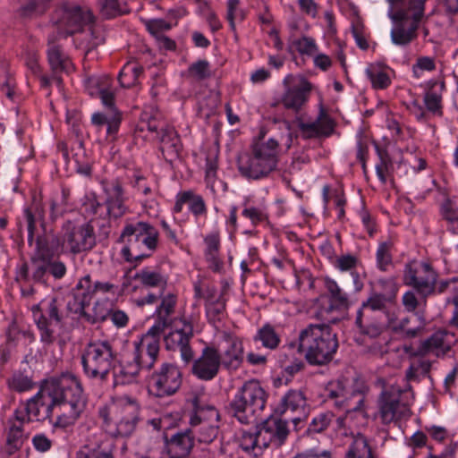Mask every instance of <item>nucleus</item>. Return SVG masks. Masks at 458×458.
Returning a JSON list of instances; mask_svg holds the SVG:
<instances>
[{"instance_id": "nucleus-1", "label": "nucleus", "mask_w": 458, "mask_h": 458, "mask_svg": "<svg viewBox=\"0 0 458 458\" xmlns=\"http://www.w3.org/2000/svg\"><path fill=\"white\" fill-rule=\"evenodd\" d=\"M91 299L90 276H86L78 282L72 295L68 297L65 304L66 312L64 310V301L61 298H47L34 305L31 311L39 331L40 341L47 345L57 341L64 327V318L69 314L90 324H95L99 319L104 320L105 315L92 316L86 311Z\"/></svg>"}, {"instance_id": "nucleus-2", "label": "nucleus", "mask_w": 458, "mask_h": 458, "mask_svg": "<svg viewBox=\"0 0 458 458\" xmlns=\"http://www.w3.org/2000/svg\"><path fill=\"white\" fill-rule=\"evenodd\" d=\"M338 345L337 335L329 325L310 324L300 332L298 343H288L284 352L296 349L299 353L304 352L310 365L323 366L333 360Z\"/></svg>"}, {"instance_id": "nucleus-3", "label": "nucleus", "mask_w": 458, "mask_h": 458, "mask_svg": "<svg viewBox=\"0 0 458 458\" xmlns=\"http://www.w3.org/2000/svg\"><path fill=\"white\" fill-rule=\"evenodd\" d=\"M396 293L397 288L393 283L385 293L370 292L356 312L354 324L360 334L377 338L387 328L391 315L387 308L394 302Z\"/></svg>"}, {"instance_id": "nucleus-4", "label": "nucleus", "mask_w": 458, "mask_h": 458, "mask_svg": "<svg viewBox=\"0 0 458 458\" xmlns=\"http://www.w3.org/2000/svg\"><path fill=\"white\" fill-rule=\"evenodd\" d=\"M54 386V414L55 427L73 425L86 406V398L79 379L71 374H64L52 382Z\"/></svg>"}, {"instance_id": "nucleus-5", "label": "nucleus", "mask_w": 458, "mask_h": 458, "mask_svg": "<svg viewBox=\"0 0 458 458\" xmlns=\"http://www.w3.org/2000/svg\"><path fill=\"white\" fill-rule=\"evenodd\" d=\"M162 333L149 328L139 341L133 342L131 358L114 370V385H125L135 381L140 370H149L156 363Z\"/></svg>"}, {"instance_id": "nucleus-6", "label": "nucleus", "mask_w": 458, "mask_h": 458, "mask_svg": "<svg viewBox=\"0 0 458 458\" xmlns=\"http://www.w3.org/2000/svg\"><path fill=\"white\" fill-rule=\"evenodd\" d=\"M278 157L279 143L276 140H259L251 145L250 154L239 158L238 168L242 176L260 180L276 169Z\"/></svg>"}, {"instance_id": "nucleus-7", "label": "nucleus", "mask_w": 458, "mask_h": 458, "mask_svg": "<svg viewBox=\"0 0 458 458\" xmlns=\"http://www.w3.org/2000/svg\"><path fill=\"white\" fill-rule=\"evenodd\" d=\"M427 0H388L392 4L402 3L403 6L394 13L390 11L389 17L394 22L391 30V40L396 46H408L417 38V30L424 14Z\"/></svg>"}, {"instance_id": "nucleus-8", "label": "nucleus", "mask_w": 458, "mask_h": 458, "mask_svg": "<svg viewBox=\"0 0 458 458\" xmlns=\"http://www.w3.org/2000/svg\"><path fill=\"white\" fill-rule=\"evenodd\" d=\"M120 238L124 243L121 250L123 259L128 262L141 261L157 249L158 232L152 225L139 221L125 225Z\"/></svg>"}, {"instance_id": "nucleus-9", "label": "nucleus", "mask_w": 458, "mask_h": 458, "mask_svg": "<svg viewBox=\"0 0 458 458\" xmlns=\"http://www.w3.org/2000/svg\"><path fill=\"white\" fill-rule=\"evenodd\" d=\"M139 403L131 398H123L111 408L99 410L105 430L114 437H129L140 420Z\"/></svg>"}, {"instance_id": "nucleus-10", "label": "nucleus", "mask_w": 458, "mask_h": 458, "mask_svg": "<svg viewBox=\"0 0 458 458\" xmlns=\"http://www.w3.org/2000/svg\"><path fill=\"white\" fill-rule=\"evenodd\" d=\"M267 393L257 380L245 382L228 405V412L242 424H252L267 403Z\"/></svg>"}, {"instance_id": "nucleus-11", "label": "nucleus", "mask_w": 458, "mask_h": 458, "mask_svg": "<svg viewBox=\"0 0 458 458\" xmlns=\"http://www.w3.org/2000/svg\"><path fill=\"white\" fill-rule=\"evenodd\" d=\"M267 393L257 380L245 382L228 405V412L242 424H252L267 403Z\"/></svg>"}, {"instance_id": "nucleus-12", "label": "nucleus", "mask_w": 458, "mask_h": 458, "mask_svg": "<svg viewBox=\"0 0 458 458\" xmlns=\"http://www.w3.org/2000/svg\"><path fill=\"white\" fill-rule=\"evenodd\" d=\"M117 359V352L108 340L89 342L81 355V365L85 375L93 379L105 381Z\"/></svg>"}, {"instance_id": "nucleus-13", "label": "nucleus", "mask_w": 458, "mask_h": 458, "mask_svg": "<svg viewBox=\"0 0 458 458\" xmlns=\"http://www.w3.org/2000/svg\"><path fill=\"white\" fill-rule=\"evenodd\" d=\"M368 391L367 386L361 380H355L352 385L346 381H333L327 385L324 390L326 401L331 402L335 407L351 411H360Z\"/></svg>"}, {"instance_id": "nucleus-14", "label": "nucleus", "mask_w": 458, "mask_h": 458, "mask_svg": "<svg viewBox=\"0 0 458 458\" xmlns=\"http://www.w3.org/2000/svg\"><path fill=\"white\" fill-rule=\"evenodd\" d=\"M377 408V415L383 424H395L411 416L410 407L403 400V390L394 385L383 389L378 397Z\"/></svg>"}, {"instance_id": "nucleus-15", "label": "nucleus", "mask_w": 458, "mask_h": 458, "mask_svg": "<svg viewBox=\"0 0 458 458\" xmlns=\"http://www.w3.org/2000/svg\"><path fill=\"white\" fill-rule=\"evenodd\" d=\"M54 19H56L55 23L60 38H65L86 26L90 30L94 22V15L90 10L77 5L64 6L56 10Z\"/></svg>"}, {"instance_id": "nucleus-16", "label": "nucleus", "mask_w": 458, "mask_h": 458, "mask_svg": "<svg viewBox=\"0 0 458 458\" xmlns=\"http://www.w3.org/2000/svg\"><path fill=\"white\" fill-rule=\"evenodd\" d=\"M54 415V386L49 392L39 391L14 411L17 421H44Z\"/></svg>"}, {"instance_id": "nucleus-17", "label": "nucleus", "mask_w": 458, "mask_h": 458, "mask_svg": "<svg viewBox=\"0 0 458 458\" xmlns=\"http://www.w3.org/2000/svg\"><path fill=\"white\" fill-rule=\"evenodd\" d=\"M63 245L72 254L92 250L96 245L94 227L90 223L81 225L66 221L62 226Z\"/></svg>"}, {"instance_id": "nucleus-18", "label": "nucleus", "mask_w": 458, "mask_h": 458, "mask_svg": "<svg viewBox=\"0 0 458 458\" xmlns=\"http://www.w3.org/2000/svg\"><path fill=\"white\" fill-rule=\"evenodd\" d=\"M182 385V373L177 366L163 363L148 380L149 391L157 397L174 394Z\"/></svg>"}, {"instance_id": "nucleus-19", "label": "nucleus", "mask_w": 458, "mask_h": 458, "mask_svg": "<svg viewBox=\"0 0 458 458\" xmlns=\"http://www.w3.org/2000/svg\"><path fill=\"white\" fill-rule=\"evenodd\" d=\"M58 38L60 37L56 32H54L48 37L47 54L52 75L51 77L45 75L40 76V83L42 87H48L52 82L55 83L58 87H61L63 83L61 73L68 72L72 66V64L68 56L64 54L62 46L57 43Z\"/></svg>"}, {"instance_id": "nucleus-20", "label": "nucleus", "mask_w": 458, "mask_h": 458, "mask_svg": "<svg viewBox=\"0 0 458 458\" xmlns=\"http://www.w3.org/2000/svg\"><path fill=\"white\" fill-rule=\"evenodd\" d=\"M404 282L426 299L435 291L437 274L428 263L413 261L405 267Z\"/></svg>"}, {"instance_id": "nucleus-21", "label": "nucleus", "mask_w": 458, "mask_h": 458, "mask_svg": "<svg viewBox=\"0 0 458 458\" xmlns=\"http://www.w3.org/2000/svg\"><path fill=\"white\" fill-rule=\"evenodd\" d=\"M284 91L281 103L285 109L298 113L307 103L311 84L303 77L287 75L283 81Z\"/></svg>"}, {"instance_id": "nucleus-22", "label": "nucleus", "mask_w": 458, "mask_h": 458, "mask_svg": "<svg viewBox=\"0 0 458 458\" xmlns=\"http://www.w3.org/2000/svg\"><path fill=\"white\" fill-rule=\"evenodd\" d=\"M181 326L174 327L164 336L165 349L168 351H179L182 360L189 363L193 359V351L190 342L193 337V326L185 318L180 319Z\"/></svg>"}, {"instance_id": "nucleus-23", "label": "nucleus", "mask_w": 458, "mask_h": 458, "mask_svg": "<svg viewBox=\"0 0 458 458\" xmlns=\"http://www.w3.org/2000/svg\"><path fill=\"white\" fill-rule=\"evenodd\" d=\"M259 431V441L263 447L278 448L282 446L289 434L290 429L286 419H283L277 414L270 415L263 421Z\"/></svg>"}, {"instance_id": "nucleus-24", "label": "nucleus", "mask_w": 458, "mask_h": 458, "mask_svg": "<svg viewBox=\"0 0 458 458\" xmlns=\"http://www.w3.org/2000/svg\"><path fill=\"white\" fill-rule=\"evenodd\" d=\"M456 343L455 334L447 330H438L430 337L422 341L411 355L423 357L432 353L437 358H443L452 350Z\"/></svg>"}, {"instance_id": "nucleus-25", "label": "nucleus", "mask_w": 458, "mask_h": 458, "mask_svg": "<svg viewBox=\"0 0 458 458\" xmlns=\"http://www.w3.org/2000/svg\"><path fill=\"white\" fill-rule=\"evenodd\" d=\"M220 352L213 346L203 348L201 354L192 364V374L200 380L210 381L214 379L221 367Z\"/></svg>"}, {"instance_id": "nucleus-26", "label": "nucleus", "mask_w": 458, "mask_h": 458, "mask_svg": "<svg viewBox=\"0 0 458 458\" xmlns=\"http://www.w3.org/2000/svg\"><path fill=\"white\" fill-rule=\"evenodd\" d=\"M298 127L303 139H320L327 138L334 133L335 123L327 112L321 107L315 121H300Z\"/></svg>"}, {"instance_id": "nucleus-27", "label": "nucleus", "mask_w": 458, "mask_h": 458, "mask_svg": "<svg viewBox=\"0 0 458 458\" xmlns=\"http://www.w3.org/2000/svg\"><path fill=\"white\" fill-rule=\"evenodd\" d=\"M281 414L294 415L291 420L297 426L307 416L309 405L304 393L301 390H289L281 399Z\"/></svg>"}, {"instance_id": "nucleus-28", "label": "nucleus", "mask_w": 458, "mask_h": 458, "mask_svg": "<svg viewBox=\"0 0 458 458\" xmlns=\"http://www.w3.org/2000/svg\"><path fill=\"white\" fill-rule=\"evenodd\" d=\"M106 194V205L110 216L118 218L123 216L127 210L125 202L127 197L119 180L103 182Z\"/></svg>"}, {"instance_id": "nucleus-29", "label": "nucleus", "mask_w": 458, "mask_h": 458, "mask_svg": "<svg viewBox=\"0 0 458 458\" xmlns=\"http://www.w3.org/2000/svg\"><path fill=\"white\" fill-rule=\"evenodd\" d=\"M176 304L177 296L174 293H167L163 294L160 303L157 306L155 310L157 320L150 328L163 334L164 330L169 327L173 323L171 317L174 313Z\"/></svg>"}, {"instance_id": "nucleus-30", "label": "nucleus", "mask_w": 458, "mask_h": 458, "mask_svg": "<svg viewBox=\"0 0 458 458\" xmlns=\"http://www.w3.org/2000/svg\"><path fill=\"white\" fill-rule=\"evenodd\" d=\"M194 445V437L190 429L179 431L167 438L165 447L170 458L187 457Z\"/></svg>"}, {"instance_id": "nucleus-31", "label": "nucleus", "mask_w": 458, "mask_h": 458, "mask_svg": "<svg viewBox=\"0 0 458 458\" xmlns=\"http://www.w3.org/2000/svg\"><path fill=\"white\" fill-rule=\"evenodd\" d=\"M423 102L426 109L433 115H443L442 95L445 89L444 81L429 80L424 86Z\"/></svg>"}, {"instance_id": "nucleus-32", "label": "nucleus", "mask_w": 458, "mask_h": 458, "mask_svg": "<svg viewBox=\"0 0 458 458\" xmlns=\"http://www.w3.org/2000/svg\"><path fill=\"white\" fill-rule=\"evenodd\" d=\"M221 366L227 370L233 371L240 368L243 360V344L236 337L227 336L225 347L220 352Z\"/></svg>"}, {"instance_id": "nucleus-33", "label": "nucleus", "mask_w": 458, "mask_h": 458, "mask_svg": "<svg viewBox=\"0 0 458 458\" xmlns=\"http://www.w3.org/2000/svg\"><path fill=\"white\" fill-rule=\"evenodd\" d=\"M51 259V251L44 239L36 240V252L31 257L33 267L32 278L36 282H44L48 272L47 262Z\"/></svg>"}, {"instance_id": "nucleus-34", "label": "nucleus", "mask_w": 458, "mask_h": 458, "mask_svg": "<svg viewBox=\"0 0 458 458\" xmlns=\"http://www.w3.org/2000/svg\"><path fill=\"white\" fill-rule=\"evenodd\" d=\"M204 257L209 269L215 273H222L224 262L220 257V236L213 232L204 237Z\"/></svg>"}, {"instance_id": "nucleus-35", "label": "nucleus", "mask_w": 458, "mask_h": 458, "mask_svg": "<svg viewBox=\"0 0 458 458\" xmlns=\"http://www.w3.org/2000/svg\"><path fill=\"white\" fill-rule=\"evenodd\" d=\"M188 205L189 210L195 216H199L207 214V207L203 198L194 193L192 191H180L175 198L174 212H182L183 206Z\"/></svg>"}, {"instance_id": "nucleus-36", "label": "nucleus", "mask_w": 458, "mask_h": 458, "mask_svg": "<svg viewBox=\"0 0 458 458\" xmlns=\"http://www.w3.org/2000/svg\"><path fill=\"white\" fill-rule=\"evenodd\" d=\"M207 412L208 418L206 416L201 417V420L196 426H199L198 431V441L204 444L212 443L218 434V426L213 422H217L219 419V413L214 406L208 405Z\"/></svg>"}, {"instance_id": "nucleus-37", "label": "nucleus", "mask_w": 458, "mask_h": 458, "mask_svg": "<svg viewBox=\"0 0 458 458\" xmlns=\"http://www.w3.org/2000/svg\"><path fill=\"white\" fill-rule=\"evenodd\" d=\"M24 423L26 421H17L14 417L9 420L10 427L7 432L6 444L2 449L4 454L11 456L21 448L27 438L23 432Z\"/></svg>"}, {"instance_id": "nucleus-38", "label": "nucleus", "mask_w": 458, "mask_h": 458, "mask_svg": "<svg viewBox=\"0 0 458 458\" xmlns=\"http://www.w3.org/2000/svg\"><path fill=\"white\" fill-rule=\"evenodd\" d=\"M160 143V150L166 161L172 162L179 157L182 144L174 128L167 127L162 130Z\"/></svg>"}, {"instance_id": "nucleus-39", "label": "nucleus", "mask_w": 458, "mask_h": 458, "mask_svg": "<svg viewBox=\"0 0 458 458\" xmlns=\"http://www.w3.org/2000/svg\"><path fill=\"white\" fill-rule=\"evenodd\" d=\"M114 446L108 440H97L84 445L76 454V458H114Z\"/></svg>"}, {"instance_id": "nucleus-40", "label": "nucleus", "mask_w": 458, "mask_h": 458, "mask_svg": "<svg viewBox=\"0 0 458 458\" xmlns=\"http://www.w3.org/2000/svg\"><path fill=\"white\" fill-rule=\"evenodd\" d=\"M132 187L144 197L141 200L143 208L147 210L154 209L157 204L156 200L157 188L155 186V183L148 182L145 178L138 176Z\"/></svg>"}, {"instance_id": "nucleus-41", "label": "nucleus", "mask_w": 458, "mask_h": 458, "mask_svg": "<svg viewBox=\"0 0 458 458\" xmlns=\"http://www.w3.org/2000/svg\"><path fill=\"white\" fill-rule=\"evenodd\" d=\"M286 347L287 344L282 347L279 361L286 373L294 375L302 370L305 367V363L301 359L303 352L299 353L296 349L294 351L287 350L284 352Z\"/></svg>"}, {"instance_id": "nucleus-42", "label": "nucleus", "mask_w": 458, "mask_h": 458, "mask_svg": "<svg viewBox=\"0 0 458 458\" xmlns=\"http://www.w3.org/2000/svg\"><path fill=\"white\" fill-rule=\"evenodd\" d=\"M134 278L145 287H158L164 290L167 285V277L159 271L150 268L140 270Z\"/></svg>"}, {"instance_id": "nucleus-43", "label": "nucleus", "mask_w": 458, "mask_h": 458, "mask_svg": "<svg viewBox=\"0 0 458 458\" xmlns=\"http://www.w3.org/2000/svg\"><path fill=\"white\" fill-rule=\"evenodd\" d=\"M345 458H373L368 438L362 434H357L346 452Z\"/></svg>"}, {"instance_id": "nucleus-44", "label": "nucleus", "mask_w": 458, "mask_h": 458, "mask_svg": "<svg viewBox=\"0 0 458 458\" xmlns=\"http://www.w3.org/2000/svg\"><path fill=\"white\" fill-rule=\"evenodd\" d=\"M143 73V67L136 62H128L119 73L118 81L122 87L130 88L138 83Z\"/></svg>"}, {"instance_id": "nucleus-45", "label": "nucleus", "mask_w": 458, "mask_h": 458, "mask_svg": "<svg viewBox=\"0 0 458 458\" xmlns=\"http://www.w3.org/2000/svg\"><path fill=\"white\" fill-rule=\"evenodd\" d=\"M44 218V209L40 204L33 200L30 207L24 209V219L28 230V242L32 245L34 241V232L36 229V220Z\"/></svg>"}, {"instance_id": "nucleus-46", "label": "nucleus", "mask_w": 458, "mask_h": 458, "mask_svg": "<svg viewBox=\"0 0 458 458\" xmlns=\"http://www.w3.org/2000/svg\"><path fill=\"white\" fill-rule=\"evenodd\" d=\"M325 287L329 294L331 303L336 308H348L351 304L348 294L331 279H325Z\"/></svg>"}, {"instance_id": "nucleus-47", "label": "nucleus", "mask_w": 458, "mask_h": 458, "mask_svg": "<svg viewBox=\"0 0 458 458\" xmlns=\"http://www.w3.org/2000/svg\"><path fill=\"white\" fill-rule=\"evenodd\" d=\"M365 72L372 87L376 89H385L391 84L388 73L379 65L369 64Z\"/></svg>"}, {"instance_id": "nucleus-48", "label": "nucleus", "mask_w": 458, "mask_h": 458, "mask_svg": "<svg viewBox=\"0 0 458 458\" xmlns=\"http://www.w3.org/2000/svg\"><path fill=\"white\" fill-rule=\"evenodd\" d=\"M357 265V259L352 255H344L337 259L336 267L342 271L351 270V276L353 281V290L355 293H360L363 289V282L358 272L352 269Z\"/></svg>"}, {"instance_id": "nucleus-49", "label": "nucleus", "mask_w": 458, "mask_h": 458, "mask_svg": "<svg viewBox=\"0 0 458 458\" xmlns=\"http://www.w3.org/2000/svg\"><path fill=\"white\" fill-rule=\"evenodd\" d=\"M138 455L139 458H163L164 445L161 440L157 437L143 441L140 445Z\"/></svg>"}, {"instance_id": "nucleus-50", "label": "nucleus", "mask_w": 458, "mask_h": 458, "mask_svg": "<svg viewBox=\"0 0 458 458\" xmlns=\"http://www.w3.org/2000/svg\"><path fill=\"white\" fill-rule=\"evenodd\" d=\"M444 220L449 232L458 235V207L453 200H446L441 207Z\"/></svg>"}, {"instance_id": "nucleus-51", "label": "nucleus", "mask_w": 458, "mask_h": 458, "mask_svg": "<svg viewBox=\"0 0 458 458\" xmlns=\"http://www.w3.org/2000/svg\"><path fill=\"white\" fill-rule=\"evenodd\" d=\"M51 0H25L18 9V14L22 18H31L43 13L47 4Z\"/></svg>"}, {"instance_id": "nucleus-52", "label": "nucleus", "mask_w": 458, "mask_h": 458, "mask_svg": "<svg viewBox=\"0 0 458 458\" xmlns=\"http://www.w3.org/2000/svg\"><path fill=\"white\" fill-rule=\"evenodd\" d=\"M255 341H260L266 348L274 350L280 343V337L274 327L270 325H265L257 333L254 337Z\"/></svg>"}, {"instance_id": "nucleus-53", "label": "nucleus", "mask_w": 458, "mask_h": 458, "mask_svg": "<svg viewBox=\"0 0 458 458\" xmlns=\"http://www.w3.org/2000/svg\"><path fill=\"white\" fill-rule=\"evenodd\" d=\"M69 191L63 189L61 196L52 198L50 201V218L55 221L67 210Z\"/></svg>"}, {"instance_id": "nucleus-54", "label": "nucleus", "mask_w": 458, "mask_h": 458, "mask_svg": "<svg viewBox=\"0 0 458 458\" xmlns=\"http://www.w3.org/2000/svg\"><path fill=\"white\" fill-rule=\"evenodd\" d=\"M259 431L250 433L244 431L241 437L240 446L247 453L252 452L254 455H258V451H261L264 447L259 441Z\"/></svg>"}, {"instance_id": "nucleus-55", "label": "nucleus", "mask_w": 458, "mask_h": 458, "mask_svg": "<svg viewBox=\"0 0 458 458\" xmlns=\"http://www.w3.org/2000/svg\"><path fill=\"white\" fill-rule=\"evenodd\" d=\"M393 242L391 241L381 242L377 250V264L379 269L386 271L392 265L391 250Z\"/></svg>"}, {"instance_id": "nucleus-56", "label": "nucleus", "mask_w": 458, "mask_h": 458, "mask_svg": "<svg viewBox=\"0 0 458 458\" xmlns=\"http://www.w3.org/2000/svg\"><path fill=\"white\" fill-rule=\"evenodd\" d=\"M335 415L331 411L321 412L310 421L308 431L310 433H321L326 430L333 421Z\"/></svg>"}, {"instance_id": "nucleus-57", "label": "nucleus", "mask_w": 458, "mask_h": 458, "mask_svg": "<svg viewBox=\"0 0 458 458\" xmlns=\"http://www.w3.org/2000/svg\"><path fill=\"white\" fill-rule=\"evenodd\" d=\"M291 47H294L301 55H312L318 51V47L312 38L303 36L299 38H293Z\"/></svg>"}, {"instance_id": "nucleus-58", "label": "nucleus", "mask_w": 458, "mask_h": 458, "mask_svg": "<svg viewBox=\"0 0 458 458\" xmlns=\"http://www.w3.org/2000/svg\"><path fill=\"white\" fill-rule=\"evenodd\" d=\"M8 386L16 392H25L32 388V380L21 373L13 374L7 381Z\"/></svg>"}, {"instance_id": "nucleus-59", "label": "nucleus", "mask_w": 458, "mask_h": 458, "mask_svg": "<svg viewBox=\"0 0 458 458\" xmlns=\"http://www.w3.org/2000/svg\"><path fill=\"white\" fill-rule=\"evenodd\" d=\"M188 72L195 80L203 81L211 75L209 63L207 60H199L189 66Z\"/></svg>"}, {"instance_id": "nucleus-60", "label": "nucleus", "mask_w": 458, "mask_h": 458, "mask_svg": "<svg viewBox=\"0 0 458 458\" xmlns=\"http://www.w3.org/2000/svg\"><path fill=\"white\" fill-rule=\"evenodd\" d=\"M436 69L435 60L428 56H420L412 65L413 76L417 79L420 78L422 71L432 72Z\"/></svg>"}, {"instance_id": "nucleus-61", "label": "nucleus", "mask_w": 458, "mask_h": 458, "mask_svg": "<svg viewBox=\"0 0 458 458\" xmlns=\"http://www.w3.org/2000/svg\"><path fill=\"white\" fill-rule=\"evenodd\" d=\"M100 13L106 18L111 19L123 13L117 0H104L100 3Z\"/></svg>"}, {"instance_id": "nucleus-62", "label": "nucleus", "mask_w": 458, "mask_h": 458, "mask_svg": "<svg viewBox=\"0 0 458 458\" xmlns=\"http://www.w3.org/2000/svg\"><path fill=\"white\" fill-rule=\"evenodd\" d=\"M402 302L408 312H414L421 303H426V299H423L421 295L417 298L414 292L408 291L403 294Z\"/></svg>"}, {"instance_id": "nucleus-63", "label": "nucleus", "mask_w": 458, "mask_h": 458, "mask_svg": "<svg viewBox=\"0 0 458 458\" xmlns=\"http://www.w3.org/2000/svg\"><path fill=\"white\" fill-rule=\"evenodd\" d=\"M191 402L194 410V413H192L190 417V425L194 427L200 422L201 417L205 416L208 406L205 407L201 403L200 397L198 395H195Z\"/></svg>"}, {"instance_id": "nucleus-64", "label": "nucleus", "mask_w": 458, "mask_h": 458, "mask_svg": "<svg viewBox=\"0 0 458 458\" xmlns=\"http://www.w3.org/2000/svg\"><path fill=\"white\" fill-rule=\"evenodd\" d=\"M216 169L217 165L216 161L208 159L207 160V165H206V176L205 181L207 183V186L213 191L216 192Z\"/></svg>"}]
</instances>
